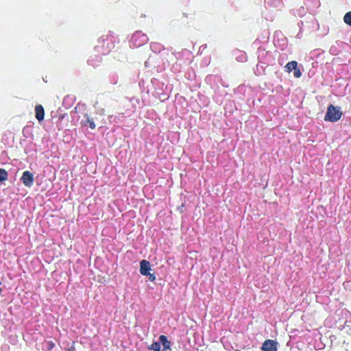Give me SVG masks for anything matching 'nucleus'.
<instances>
[{
    "instance_id": "f257e3e1",
    "label": "nucleus",
    "mask_w": 351,
    "mask_h": 351,
    "mask_svg": "<svg viewBox=\"0 0 351 351\" xmlns=\"http://www.w3.org/2000/svg\"><path fill=\"white\" fill-rule=\"evenodd\" d=\"M342 112L339 107L330 105L328 106L324 119L329 121H337L341 117Z\"/></svg>"
},
{
    "instance_id": "7ed1b4c3",
    "label": "nucleus",
    "mask_w": 351,
    "mask_h": 351,
    "mask_svg": "<svg viewBox=\"0 0 351 351\" xmlns=\"http://www.w3.org/2000/svg\"><path fill=\"white\" fill-rule=\"evenodd\" d=\"M151 270V265L149 261L146 260H142L140 263V272L142 275L149 274Z\"/></svg>"
},
{
    "instance_id": "6e6552de",
    "label": "nucleus",
    "mask_w": 351,
    "mask_h": 351,
    "mask_svg": "<svg viewBox=\"0 0 351 351\" xmlns=\"http://www.w3.org/2000/svg\"><path fill=\"white\" fill-rule=\"evenodd\" d=\"M148 348L154 351H160V344L158 342L152 343Z\"/></svg>"
},
{
    "instance_id": "20e7f679",
    "label": "nucleus",
    "mask_w": 351,
    "mask_h": 351,
    "mask_svg": "<svg viewBox=\"0 0 351 351\" xmlns=\"http://www.w3.org/2000/svg\"><path fill=\"white\" fill-rule=\"evenodd\" d=\"M277 343L273 340H267L262 345V350L264 351H276Z\"/></svg>"
},
{
    "instance_id": "39448f33",
    "label": "nucleus",
    "mask_w": 351,
    "mask_h": 351,
    "mask_svg": "<svg viewBox=\"0 0 351 351\" xmlns=\"http://www.w3.org/2000/svg\"><path fill=\"white\" fill-rule=\"evenodd\" d=\"M36 111V119L40 121L43 120L44 115H45V111L44 108L41 105H37L35 108Z\"/></svg>"
},
{
    "instance_id": "f8f14e48",
    "label": "nucleus",
    "mask_w": 351,
    "mask_h": 351,
    "mask_svg": "<svg viewBox=\"0 0 351 351\" xmlns=\"http://www.w3.org/2000/svg\"><path fill=\"white\" fill-rule=\"evenodd\" d=\"M293 75L295 77H300L302 75V73L300 71L298 68H296L294 69Z\"/></svg>"
},
{
    "instance_id": "1a4fd4ad",
    "label": "nucleus",
    "mask_w": 351,
    "mask_h": 351,
    "mask_svg": "<svg viewBox=\"0 0 351 351\" xmlns=\"http://www.w3.org/2000/svg\"><path fill=\"white\" fill-rule=\"evenodd\" d=\"M8 177L7 171L3 169H0V182L6 180Z\"/></svg>"
},
{
    "instance_id": "9b49d317",
    "label": "nucleus",
    "mask_w": 351,
    "mask_h": 351,
    "mask_svg": "<svg viewBox=\"0 0 351 351\" xmlns=\"http://www.w3.org/2000/svg\"><path fill=\"white\" fill-rule=\"evenodd\" d=\"M86 123L89 124V126L91 129L95 128V124L92 119H90L88 116L86 115Z\"/></svg>"
},
{
    "instance_id": "f03ea898",
    "label": "nucleus",
    "mask_w": 351,
    "mask_h": 351,
    "mask_svg": "<svg viewBox=\"0 0 351 351\" xmlns=\"http://www.w3.org/2000/svg\"><path fill=\"white\" fill-rule=\"evenodd\" d=\"M21 180L25 186H31L34 181V175L29 171H26L23 173Z\"/></svg>"
},
{
    "instance_id": "423d86ee",
    "label": "nucleus",
    "mask_w": 351,
    "mask_h": 351,
    "mask_svg": "<svg viewBox=\"0 0 351 351\" xmlns=\"http://www.w3.org/2000/svg\"><path fill=\"white\" fill-rule=\"evenodd\" d=\"M160 343L163 346L162 351H171L170 342L165 335H160L159 337Z\"/></svg>"
},
{
    "instance_id": "9d476101",
    "label": "nucleus",
    "mask_w": 351,
    "mask_h": 351,
    "mask_svg": "<svg viewBox=\"0 0 351 351\" xmlns=\"http://www.w3.org/2000/svg\"><path fill=\"white\" fill-rule=\"evenodd\" d=\"M343 20L346 23L351 26V12L345 14Z\"/></svg>"
},
{
    "instance_id": "ddd939ff",
    "label": "nucleus",
    "mask_w": 351,
    "mask_h": 351,
    "mask_svg": "<svg viewBox=\"0 0 351 351\" xmlns=\"http://www.w3.org/2000/svg\"><path fill=\"white\" fill-rule=\"evenodd\" d=\"M147 276L149 277V280L151 281H154L156 279V277L153 274L149 273V274Z\"/></svg>"
},
{
    "instance_id": "4468645a",
    "label": "nucleus",
    "mask_w": 351,
    "mask_h": 351,
    "mask_svg": "<svg viewBox=\"0 0 351 351\" xmlns=\"http://www.w3.org/2000/svg\"><path fill=\"white\" fill-rule=\"evenodd\" d=\"M69 351H74V350H73V348H70V349H69Z\"/></svg>"
},
{
    "instance_id": "0eeeda50",
    "label": "nucleus",
    "mask_w": 351,
    "mask_h": 351,
    "mask_svg": "<svg viewBox=\"0 0 351 351\" xmlns=\"http://www.w3.org/2000/svg\"><path fill=\"white\" fill-rule=\"evenodd\" d=\"M298 63L295 61H291L287 64L285 66L287 72L290 73L292 70L294 71L297 68Z\"/></svg>"
}]
</instances>
